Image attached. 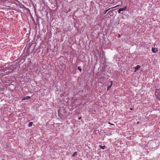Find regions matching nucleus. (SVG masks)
<instances>
[{"label":"nucleus","instance_id":"obj_1","mask_svg":"<svg viewBox=\"0 0 160 160\" xmlns=\"http://www.w3.org/2000/svg\"><path fill=\"white\" fill-rule=\"evenodd\" d=\"M126 9H127L126 7H124L122 8H120L118 10V13H120L121 11H125L126 10Z\"/></svg>","mask_w":160,"mask_h":160},{"label":"nucleus","instance_id":"obj_2","mask_svg":"<svg viewBox=\"0 0 160 160\" xmlns=\"http://www.w3.org/2000/svg\"><path fill=\"white\" fill-rule=\"evenodd\" d=\"M140 68V66L139 65H137L135 68V70L134 72H136L137 71V70Z\"/></svg>","mask_w":160,"mask_h":160},{"label":"nucleus","instance_id":"obj_3","mask_svg":"<svg viewBox=\"0 0 160 160\" xmlns=\"http://www.w3.org/2000/svg\"><path fill=\"white\" fill-rule=\"evenodd\" d=\"M155 92L159 94L160 95V88L156 89Z\"/></svg>","mask_w":160,"mask_h":160},{"label":"nucleus","instance_id":"obj_4","mask_svg":"<svg viewBox=\"0 0 160 160\" xmlns=\"http://www.w3.org/2000/svg\"><path fill=\"white\" fill-rule=\"evenodd\" d=\"M152 52L154 53L156 52H158V51L157 48L156 50H155V48H152Z\"/></svg>","mask_w":160,"mask_h":160},{"label":"nucleus","instance_id":"obj_5","mask_svg":"<svg viewBox=\"0 0 160 160\" xmlns=\"http://www.w3.org/2000/svg\"><path fill=\"white\" fill-rule=\"evenodd\" d=\"M31 98V97L30 96H26L23 98V99H22V100H28L30 99Z\"/></svg>","mask_w":160,"mask_h":160},{"label":"nucleus","instance_id":"obj_6","mask_svg":"<svg viewBox=\"0 0 160 160\" xmlns=\"http://www.w3.org/2000/svg\"><path fill=\"white\" fill-rule=\"evenodd\" d=\"M119 5H117V6L115 7H112V8H116V7H117L118 6H119ZM111 9V8H110L107 10H105V12H104V14H105L108 11V10H109V9Z\"/></svg>","mask_w":160,"mask_h":160},{"label":"nucleus","instance_id":"obj_7","mask_svg":"<svg viewBox=\"0 0 160 160\" xmlns=\"http://www.w3.org/2000/svg\"><path fill=\"white\" fill-rule=\"evenodd\" d=\"M110 82H111V83H110V85L108 86L107 87L108 90L111 87V86L112 85V82L111 81Z\"/></svg>","mask_w":160,"mask_h":160},{"label":"nucleus","instance_id":"obj_8","mask_svg":"<svg viewBox=\"0 0 160 160\" xmlns=\"http://www.w3.org/2000/svg\"><path fill=\"white\" fill-rule=\"evenodd\" d=\"M33 122H29L28 125L29 127H31L32 125Z\"/></svg>","mask_w":160,"mask_h":160},{"label":"nucleus","instance_id":"obj_9","mask_svg":"<svg viewBox=\"0 0 160 160\" xmlns=\"http://www.w3.org/2000/svg\"><path fill=\"white\" fill-rule=\"evenodd\" d=\"M77 154V152H75L72 155V157H74Z\"/></svg>","mask_w":160,"mask_h":160},{"label":"nucleus","instance_id":"obj_10","mask_svg":"<svg viewBox=\"0 0 160 160\" xmlns=\"http://www.w3.org/2000/svg\"><path fill=\"white\" fill-rule=\"evenodd\" d=\"M100 147H101V148L102 149H104L106 147L105 146H101L100 145Z\"/></svg>","mask_w":160,"mask_h":160},{"label":"nucleus","instance_id":"obj_11","mask_svg":"<svg viewBox=\"0 0 160 160\" xmlns=\"http://www.w3.org/2000/svg\"><path fill=\"white\" fill-rule=\"evenodd\" d=\"M157 98L158 100L160 101V97L157 96Z\"/></svg>","mask_w":160,"mask_h":160},{"label":"nucleus","instance_id":"obj_12","mask_svg":"<svg viewBox=\"0 0 160 160\" xmlns=\"http://www.w3.org/2000/svg\"><path fill=\"white\" fill-rule=\"evenodd\" d=\"M78 69L81 72L82 71V69L81 68H80V67H78Z\"/></svg>","mask_w":160,"mask_h":160},{"label":"nucleus","instance_id":"obj_13","mask_svg":"<svg viewBox=\"0 0 160 160\" xmlns=\"http://www.w3.org/2000/svg\"><path fill=\"white\" fill-rule=\"evenodd\" d=\"M108 123H109V124H111V125H114V124H111V123L110 122H109Z\"/></svg>","mask_w":160,"mask_h":160},{"label":"nucleus","instance_id":"obj_14","mask_svg":"<svg viewBox=\"0 0 160 160\" xmlns=\"http://www.w3.org/2000/svg\"><path fill=\"white\" fill-rule=\"evenodd\" d=\"M81 118V117H79V118H78V119L79 120H80Z\"/></svg>","mask_w":160,"mask_h":160},{"label":"nucleus","instance_id":"obj_15","mask_svg":"<svg viewBox=\"0 0 160 160\" xmlns=\"http://www.w3.org/2000/svg\"><path fill=\"white\" fill-rule=\"evenodd\" d=\"M120 35L119 34V36L118 37H120Z\"/></svg>","mask_w":160,"mask_h":160},{"label":"nucleus","instance_id":"obj_16","mask_svg":"<svg viewBox=\"0 0 160 160\" xmlns=\"http://www.w3.org/2000/svg\"><path fill=\"white\" fill-rule=\"evenodd\" d=\"M130 109L131 110H132V108H130Z\"/></svg>","mask_w":160,"mask_h":160}]
</instances>
